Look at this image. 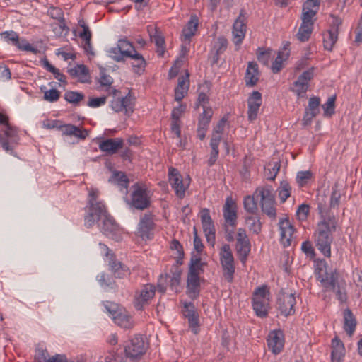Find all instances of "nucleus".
<instances>
[{"mask_svg": "<svg viewBox=\"0 0 362 362\" xmlns=\"http://www.w3.org/2000/svg\"><path fill=\"white\" fill-rule=\"evenodd\" d=\"M317 209L322 220L319 222L314 233V243L317 249L325 257H330L331 245L333 242L332 233L336 231L338 221L334 215L326 217L327 211L322 204H318Z\"/></svg>", "mask_w": 362, "mask_h": 362, "instance_id": "nucleus-1", "label": "nucleus"}, {"mask_svg": "<svg viewBox=\"0 0 362 362\" xmlns=\"http://www.w3.org/2000/svg\"><path fill=\"white\" fill-rule=\"evenodd\" d=\"M98 190L92 189L89 192L87 213L84 216V225L87 228L93 227L95 222H103L110 216L104 203L98 200Z\"/></svg>", "mask_w": 362, "mask_h": 362, "instance_id": "nucleus-2", "label": "nucleus"}, {"mask_svg": "<svg viewBox=\"0 0 362 362\" xmlns=\"http://www.w3.org/2000/svg\"><path fill=\"white\" fill-rule=\"evenodd\" d=\"M256 198H259L262 211L271 219H276V209L275 207V192L270 185L258 187L254 192Z\"/></svg>", "mask_w": 362, "mask_h": 362, "instance_id": "nucleus-3", "label": "nucleus"}, {"mask_svg": "<svg viewBox=\"0 0 362 362\" xmlns=\"http://www.w3.org/2000/svg\"><path fill=\"white\" fill-rule=\"evenodd\" d=\"M130 199L127 203L131 209L144 211L150 207L151 204V194L148 187L139 182L132 186Z\"/></svg>", "mask_w": 362, "mask_h": 362, "instance_id": "nucleus-4", "label": "nucleus"}, {"mask_svg": "<svg viewBox=\"0 0 362 362\" xmlns=\"http://www.w3.org/2000/svg\"><path fill=\"white\" fill-rule=\"evenodd\" d=\"M0 124L5 126V129L0 132V146L6 152L15 156L13 149L19 141L17 130L9 124L8 117L1 112Z\"/></svg>", "mask_w": 362, "mask_h": 362, "instance_id": "nucleus-5", "label": "nucleus"}, {"mask_svg": "<svg viewBox=\"0 0 362 362\" xmlns=\"http://www.w3.org/2000/svg\"><path fill=\"white\" fill-rule=\"evenodd\" d=\"M269 290L265 285L257 288L252 295V308L257 316L265 317L269 309Z\"/></svg>", "mask_w": 362, "mask_h": 362, "instance_id": "nucleus-6", "label": "nucleus"}, {"mask_svg": "<svg viewBox=\"0 0 362 362\" xmlns=\"http://www.w3.org/2000/svg\"><path fill=\"white\" fill-rule=\"evenodd\" d=\"M317 279L320 281L326 290L334 291L338 281L339 274L336 269L327 271V264L325 260H320L316 267Z\"/></svg>", "mask_w": 362, "mask_h": 362, "instance_id": "nucleus-7", "label": "nucleus"}, {"mask_svg": "<svg viewBox=\"0 0 362 362\" xmlns=\"http://www.w3.org/2000/svg\"><path fill=\"white\" fill-rule=\"evenodd\" d=\"M105 307L117 325L125 329L133 327L134 323L132 317L125 310L119 308L117 304L107 302Z\"/></svg>", "mask_w": 362, "mask_h": 362, "instance_id": "nucleus-8", "label": "nucleus"}, {"mask_svg": "<svg viewBox=\"0 0 362 362\" xmlns=\"http://www.w3.org/2000/svg\"><path fill=\"white\" fill-rule=\"evenodd\" d=\"M226 123V119L223 117L213 129L210 140V147L211 151L210 153V157L207 161L208 165L210 167L214 165L218 157V146L222 139V134L224 131Z\"/></svg>", "mask_w": 362, "mask_h": 362, "instance_id": "nucleus-9", "label": "nucleus"}, {"mask_svg": "<svg viewBox=\"0 0 362 362\" xmlns=\"http://www.w3.org/2000/svg\"><path fill=\"white\" fill-rule=\"evenodd\" d=\"M168 180L175 195L180 199H183L190 184L189 177L184 179L176 168L170 167L168 169Z\"/></svg>", "mask_w": 362, "mask_h": 362, "instance_id": "nucleus-10", "label": "nucleus"}, {"mask_svg": "<svg viewBox=\"0 0 362 362\" xmlns=\"http://www.w3.org/2000/svg\"><path fill=\"white\" fill-rule=\"evenodd\" d=\"M235 250L240 261L245 264L251 251V243L245 229L243 228L237 230Z\"/></svg>", "mask_w": 362, "mask_h": 362, "instance_id": "nucleus-11", "label": "nucleus"}, {"mask_svg": "<svg viewBox=\"0 0 362 362\" xmlns=\"http://www.w3.org/2000/svg\"><path fill=\"white\" fill-rule=\"evenodd\" d=\"M146 351V345L144 339L136 335L131 339L124 346L125 355L131 359H138L141 358Z\"/></svg>", "mask_w": 362, "mask_h": 362, "instance_id": "nucleus-12", "label": "nucleus"}, {"mask_svg": "<svg viewBox=\"0 0 362 362\" xmlns=\"http://www.w3.org/2000/svg\"><path fill=\"white\" fill-rule=\"evenodd\" d=\"M200 219L206 241L213 247L216 240V228L208 209L201 210Z\"/></svg>", "mask_w": 362, "mask_h": 362, "instance_id": "nucleus-13", "label": "nucleus"}, {"mask_svg": "<svg viewBox=\"0 0 362 362\" xmlns=\"http://www.w3.org/2000/svg\"><path fill=\"white\" fill-rule=\"evenodd\" d=\"M155 286L151 284H145L142 288L136 291L134 305L136 310H141L148 304V302L155 295Z\"/></svg>", "mask_w": 362, "mask_h": 362, "instance_id": "nucleus-14", "label": "nucleus"}, {"mask_svg": "<svg viewBox=\"0 0 362 362\" xmlns=\"http://www.w3.org/2000/svg\"><path fill=\"white\" fill-rule=\"evenodd\" d=\"M154 228L155 223L151 214H145L141 216L137 226V232L143 240L152 239Z\"/></svg>", "mask_w": 362, "mask_h": 362, "instance_id": "nucleus-15", "label": "nucleus"}, {"mask_svg": "<svg viewBox=\"0 0 362 362\" xmlns=\"http://www.w3.org/2000/svg\"><path fill=\"white\" fill-rule=\"evenodd\" d=\"M184 309L182 310L183 315L187 319L189 327L194 334L199 332V313L194 303L191 302L183 303Z\"/></svg>", "mask_w": 362, "mask_h": 362, "instance_id": "nucleus-16", "label": "nucleus"}, {"mask_svg": "<svg viewBox=\"0 0 362 362\" xmlns=\"http://www.w3.org/2000/svg\"><path fill=\"white\" fill-rule=\"evenodd\" d=\"M101 232L107 237L119 241L121 239V230L115 220L110 215L98 223Z\"/></svg>", "mask_w": 362, "mask_h": 362, "instance_id": "nucleus-17", "label": "nucleus"}, {"mask_svg": "<svg viewBox=\"0 0 362 362\" xmlns=\"http://www.w3.org/2000/svg\"><path fill=\"white\" fill-rule=\"evenodd\" d=\"M0 35L4 41L11 43L20 50L36 52V49L27 40L24 39L20 40L18 34L13 30L2 32L0 33Z\"/></svg>", "mask_w": 362, "mask_h": 362, "instance_id": "nucleus-18", "label": "nucleus"}, {"mask_svg": "<svg viewBox=\"0 0 362 362\" xmlns=\"http://www.w3.org/2000/svg\"><path fill=\"white\" fill-rule=\"evenodd\" d=\"M296 303V300L294 294L284 293L278 297L277 308L281 315L287 317L294 314V305Z\"/></svg>", "mask_w": 362, "mask_h": 362, "instance_id": "nucleus-19", "label": "nucleus"}, {"mask_svg": "<svg viewBox=\"0 0 362 362\" xmlns=\"http://www.w3.org/2000/svg\"><path fill=\"white\" fill-rule=\"evenodd\" d=\"M267 345L274 354L276 355L281 352L284 346L283 332L280 329L270 332L267 337Z\"/></svg>", "mask_w": 362, "mask_h": 362, "instance_id": "nucleus-20", "label": "nucleus"}, {"mask_svg": "<svg viewBox=\"0 0 362 362\" xmlns=\"http://www.w3.org/2000/svg\"><path fill=\"white\" fill-rule=\"evenodd\" d=\"M262 103V94L257 90L253 91L247 98V117L250 122L257 118L260 106Z\"/></svg>", "mask_w": 362, "mask_h": 362, "instance_id": "nucleus-21", "label": "nucleus"}, {"mask_svg": "<svg viewBox=\"0 0 362 362\" xmlns=\"http://www.w3.org/2000/svg\"><path fill=\"white\" fill-rule=\"evenodd\" d=\"M223 214L227 225L235 228L237 225V205L231 197H227L223 207Z\"/></svg>", "mask_w": 362, "mask_h": 362, "instance_id": "nucleus-22", "label": "nucleus"}, {"mask_svg": "<svg viewBox=\"0 0 362 362\" xmlns=\"http://www.w3.org/2000/svg\"><path fill=\"white\" fill-rule=\"evenodd\" d=\"M134 98L129 93L122 98H114L111 102L110 106L116 112L125 110V113L129 115L133 112L134 105Z\"/></svg>", "mask_w": 362, "mask_h": 362, "instance_id": "nucleus-23", "label": "nucleus"}, {"mask_svg": "<svg viewBox=\"0 0 362 362\" xmlns=\"http://www.w3.org/2000/svg\"><path fill=\"white\" fill-rule=\"evenodd\" d=\"M243 11H241L238 17L235 21L233 25V40L236 45L242 43L245 36L247 26L245 24V17L243 14Z\"/></svg>", "mask_w": 362, "mask_h": 362, "instance_id": "nucleus-24", "label": "nucleus"}, {"mask_svg": "<svg viewBox=\"0 0 362 362\" xmlns=\"http://www.w3.org/2000/svg\"><path fill=\"white\" fill-rule=\"evenodd\" d=\"M280 241L284 247L290 246L294 233V228L287 218L279 220Z\"/></svg>", "mask_w": 362, "mask_h": 362, "instance_id": "nucleus-25", "label": "nucleus"}, {"mask_svg": "<svg viewBox=\"0 0 362 362\" xmlns=\"http://www.w3.org/2000/svg\"><path fill=\"white\" fill-rule=\"evenodd\" d=\"M314 68L309 69L303 71L293 83V91L300 96L305 93L308 88L309 82L314 76Z\"/></svg>", "mask_w": 362, "mask_h": 362, "instance_id": "nucleus-26", "label": "nucleus"}, {"mask_svg": "<svg viewBox=\"0 0 362 362\" xmlns=\"http://www.w3.org/2000/svg\"><path fill=\"white\" fill-rule=\"evenodd\" d=\"M124 145V141L121 138L107 139L102 141L98 146L101 151L106 155H113L122 148Z\"/></svg>", "mask_w": 362, "mask_h": 362, "instance_id": "nucleus-27", "label": "nucleus"}, {"mask_svg": "<svg viewBox=\"0 0 362 362\" xmlns=\"http://www.w3.org/2000/svg\"><path fill=\"white\" fill-rule=\"evenodd\" d=\"M199 25V19L196 15H192L189 21L183 28L181 35V40L189 44L193 36L195 35Z\"/></svg>", "mask_w": 362, "mask_h": 362, "instance_id": "nucleus-28", "label": "nucleus"}, {"mask_svg": "<svg viewBox=\"0 0 362 362\" xmlns=\"http://www.w3.org/2000/svg\"><path fill=\"white\" fill-rule=\"evenodd\" d=\"M200 293V278L194 274H187L186 293L192 299H197Z\"/></svg>", "mask_w": 362, "mask_h": 362, "instance_id": "nucleus-29", "label": "nucleus"}, {"mask_svg": "<svg viewBox=\"0 0 362 362\" xmlns=\"http://www.w3.org/2000/svg\"><path fill=\"white\" fill-rule=\"evenodd\" d=\"M320 98L317 96L310 98L308 105L305 109L303 120L306 124H310L313 119L320 113Z\"/></svg>", "mask_w": 362, "mask_h": 362, "instance_id": "nucleus-30", "label": "nucleus"}, {"mask_svg": "<svg viewBox=\"0 0 362 362\" xmlns=\"http://www.w3.org/2000/svg\"><path fill=\"white\" fill-rule=\"evenodd\" d=\"M189 88V74L186 71L185 74L179 76L177 86L175 88V100L181 101L187 93Z\"/></svg>", "mask_w": 362, "mask_h": 362, "instance_id": "nucleus-31", "label": "nucleus"}, {"mask_svg": "<svg viewBox=\"0 0 362 362\" xmlns=\"http://www.w3.org/2000/svg\"><path fill=\"white\" fill-rule=\"evenodd\" d=\"M227 46L228 41L225 37H219L217 38L209 53V58L212 64L218 63L220 55L226 50Z\"/></svg>", "mask_w": 362, "mask_h": 362, "instance_id": "nucleus-32", "label": "nucleus"}, {"mask_svg": "<svg viewBox=\"0 0 362 362\" xmlns=\"http://www.w3.org/2000/svg\"><path fill=\"white\" fill-rule=\"evenodd\" d=\"M259 73L256 62H250L245 75V82L247 87L255 86L259 81Z\"/></svg>", "mask_w": 362, "mask_h": 362, "instance_id": "nucleus-33", "label": "nucleus"}, {"mask_svg": "<svg viewBox=\"0 0 362 362\" xmlns=\"http://www.w3.org/2000/svg\"><path fill=\"white\" fill-rule=\"evenodd\" d=\"M58 128L62 131V134L74 136L82 140L85 139L88 135V132L86 129H81L71 124H64Z\"/></svg>", "mask_w": 362, "mask_h": 362, "instance_id": "nucleus-34", "label": "nucleus"}, {"mask_svg": "<svg viewBox=\"0 0 362 362\" xmlns=\"http://www.w3.org/2000/svg\"><path fill=\"white\" fill-rule=\"evenodd\" d=\"M69 74L73 78H77L81 83H90V77L89 71L86 66L78 64L73 68L69 69Z\"/></svg>", "mask_w": 362, "mask_h": 362, "instance_id": "nucleus-35", "label": "nucleus"}, {"mask_svg": "<svg viewBox=\"0 0 362 362\" xmlns=\"http://www.w3.org/2000/svg\"><path fill=\"white\" fill-rule=\"evenodd\" d=\"M332 361L333 362H341L345 355V348L343 342L337 337L332 340Z\"/></svg>", "mask_w": 362, "mask_h": 362, "instance_id": "nucleus-36", "label": "nucleus"}, {"mask_svg": "<svg viewBox=\"0 0 362 362\" xmlns=\"http://www.w3.org/2000/svg\"><path fill=\"white\" fill-rule=\"evenodd\" d=\"M109 182L117 185L121 191H124L126 194L127 193L129 180L123 172H114L112 177L109 179Z\"/></svg>", "mask_w": 362, "mask_h": 362, "instance_id": "nucleus-37", "label": "nucleus"}, {"mask_svg": "<svg viewBox=\"0 0 362 362\" xmlns=\"http://www.w3.org/2000/svg\"><path fill=\"white\" fill-rule=\"evenodd\" d=\"M356 327V320L351 310L346 308L344 311V329L349 337L354 334Z\"/></svg>", "mask_w": 362, "mask_h": 362, "instance_id": "nucleus-38", "label": "nucleus"}, {"mask_svg": "<svg viewBox=\"0 0 362 362\" xmlns=\"http://www.w3.org/2000/svg\"><path fill=\"white\" fill-rule=\"evenodd\" d=\"M245 225L250 233L258 235L262 231V223L257 216H247L245 217Z\"/></svg>", "mask_w": 362, "mask_h": 362, "instance_id": "nucleus-39", "label": "nucleus"}, {"mask_svg": "<svg viewBox=\"0 0 362 362\" xmlns=\"http://www.w3.org/2000/svg\"><path fill=\"white\" fill-rule=\"evenodd\" d=\"M152 31L148 29L149 35L151 42H154L157 47V52L158 55L162 56L165 52V40L164 37L155 28H151Z\"/></svg>", "mask_w": 362, "mask_h": 362, "instance_id": "nucleus-40", "label": "nucleus"}, {"mask_svg": "<svg viewBox=\"0 0 362 362\" xmlns=\"http://www.w3.org/2000/svg\"><path fill=\"white\" fill-rule=\"evenodd\" d=\"M129 58L133 61L132 62V66L134 72L141 74L144 71L146 64L144 57L136 51Z\"/></svg>", "mask_w": 362, "mask_h": 362, "instance_id": "nucleus-41", "label": "nucleus"}, {"mask_svg": "<svg viewBox=\"0 0 362 362\" xmlns=\"http://www.w3.org/2000/svg\"><path fill=\"white\" fill-rule=\"evenodd\" d=\"M288 56L289 51L286 47H284L283 50L278 52L277 57L271 66V69L274 74H277L281 70L283 62L288 59Z\"/></svg>", "mask_w": 362, "mask_h": 362, "instance_id": "nucleus-42", "label": "nucleus"}, {"mask_svg": "<svg viewBox=\"0 0 362 362\" xmlns=\"http://www.w3.org/2000/svg\"><path fill=\"white\" fill-rule=\"evenodd\" d=\"M338 39L336 30H329L324 34L323 45L325 49L331 51Z\"/></svg>", "mask_w": 362, "mask_h": 362, "instance_id": "nucleus-43", "label": "nucleus"}, {"mask_svg": "<svg viewBox=\"0 0 362 362\" xmlns=\"http://www.w3.org/2000/svg\"><path fill=\"white\" fill-rule=\"evenodd\" d=\"M313 30V23L304 24L301 23L298 32L296 34L297 39L302 42L309 40L310 35Z\"/></svg>", "mask_w": 362, "mask_h": 362, "instance_id": "nucleus-44", "label": "nucleus"}, {"mask_svg": "<svg viewBox=\"0 0 362 362\" xmlns=\"http://www.w3.org/2000/svg\"><path fill=\"white\" fill-rule=\"evenodd\" d=\"M117 45L124 57H130L136 52L133 45L126 39L119 40Z\"/></svg>", "mask_w": 362, "mask_h": 362, "instance_id": "nucleus-45", "label": "nucleus"}, {"mask_svg": "<svg viewBox=\"0 0 362 362\" xmlns=\"http://www.w3.org/2000/svg\"><path fill=\"white\" fill-rule=\"evenodd\" d=\"M204 262H202L199 257H193L191 258L189 263V268L188 274H191L192 272L194 274L199 276V275L204 272Z\"/></svg>", "mask_w": 362, "mask_h": 362, "instance_id": "nucleus-46", "label": "nucleus"}, {"mask_svg": "<svg viewBox=\"0 0 362 362\" xmlns=\"http://www.w3.org/2000/svg\"><path fill=\"white\" fill-rule=\"evenodd\" d=\"M219 256L221 264L235 262L232 250L228 244L223 245L220 250Z\"/></svg>", "mask_w": 362, "mask_h": 362, "instance_id": "nucleus-47", "label": "nucleus"}, {"mask_svg": "<svg viewBox=\"0 0 362 362\" xmlns=\"http://www.w3.org/2000/svg\"><path fill=\"white\" fill-rule=\"evenodd\" d=\"M222 267L223 276L225 279L231 283L233 281L235 271V262L221 264Z\"/></svg>", "mask_w": 362, "mask_h": 362, "instance_id": "nucleus-48", "label": "nucleus"}, {"mask_svg": "<svg viewBox=\"0 0 362 362\" xmlns=\"http://www.w3.org/2000/svg\"><path fill=\"white\" fill-rule=\"evenodd\" d=\"M254 194L252 196H246L243 199V206L245 210L251 214H255L258 211L257 203L255 201Z\"/></svg>", "mask_w": 362, "mask_h": 362, "instance_id": "nucleus-49", "label": "nucleus"}, {"mask_svg": "<svg viewBox=\"0 0 362 362\" xmlns=\"http://www.w3.org/2000/svg\"><path fill=\"white\" fill-rule=\"evenodd\" d=\"M97 279L103 289L109 290L115 288V281L114 279L105 273L98 274Z\"/></svg>", "mask_w": 362, "mask_h": 362, "instance_id": "nucleus-50", "label": "nucleus"}, {"mask_svg": "<svg viewBox=\"0 0 362 362\" xmlns=\"http://www.w3.org/2000/svg\"><path fill=\"white\" fill-rule=\"evenodd\" d=\"M109 266L111 268L112 272L114 275L117 278H122L124 275V268L122 265V263L119 261H117L113 255H110Z\"/></svg>", "mask_w": 362, "mask_h": 362, "instance_id": "nucleus-51", "label": "nucleus"}, {"mask_svg": "<svg viewBox=\"0 0 362 362\" xmlns=\"http://www.w3.org/2000/svg\"><path fill=\"white\" fill-rule=\"evenodd\" d=\"M341 197V193L339 189V185L337 183H334V185L332 187V194L329 202V206L331 208H338L340 204Z\"/></svg>", "mask_w": 362, "mask_h": 362, "instance_id": "nucleus-52", "label": "nucleus"}, {"mask_svg": "<svg viewBox=\"0 0 362 362\" xmlns=\"http://www.w3.org/2000/svg\"><path fill=\"white\" fill-rule=\"evenodd\" d=\"M291 192L290 184L286 180L281 181L278 188L279 197L281 202H284L291 196Z\"/></svg>", "mask_w": 362, "mask_h": 362, "instance_id": "nucleus-53", "label": "nucleus"}, {"mask_svg": "<svg viewBox=\"0 0 362 362\" xmlns=\"http://www.w3.org/2000/svg\"><path fill=\"white\" fill-rule=\"evenodd\" d=\"M85 98V95L82 93H79L77 91H66L64 93V99L69 103L74 104V105H78V103L83 100Z\"/></svg>", "mask_w": 362, "mask_h": 362, "instance_id": "nucleus-54", "label": "nucleus"}, {"mask_svg": "<svg viewBox=\"0 0 362 362\" xmlns=\"http://www.w3.org/2000/svg\"><path fill=\"white\" fill-rule=\"evenodd\" d=\"M337 295V298L340 303H344L347 300V294L346 292V284L344 282H339L336 284V289L332 291Z\"/></svg>", "mask_w": 362, "mask_h": 362, "instance_id": "nucleus-55", "label": "nucleus"}, {"mask_svg": "<svg viewBox=\"0 0 362 362\" xmlns=\"http://www.w3.org/2000/svg\"><path fill=\"white\" fill-rule=\"evenodd\" d=\"M271 49H265L264 48L259 47L257 50V57L259 62L264 65H268L270 58L272 57Z\"/></svg>", "mask_w": 362, "mask_h": 362, "instance_id": "nucleus-56", "label": "nucleus"}, {"mask_svg": "<svg viewBox=\"0 0 362 362\" xmlns=\"http://www.w3.org/2000/svg\"><path fill=\"white\" fill-rule=\"evenodd\" d=\"M335 100L336 97L330 96L328 98L327 102L322 105V107L324 111V116L325 117H330L332 116L334 112V107H335Z\"/></svg>", "mask_w": 362, "mask_h": 362, "instance_id": "nucleus-57", "label": "nucleus"}, {"mask_svg": "<svg viewBox=\"0 0 362 362\" xmlns=\"http://www.w3.org/2000/svg\"><path fill=\"white\" fill-rule=\"evenodd\" d=\"M313 177V173L310 170L299 171L296 175V182L299 186L303 187Z\"/></svg>", "mask_w": 362, "mask_h": 362, "instance_id": "nucleus-58", "label": "nucleus"}, {"mask_svg": "<svg viewBox=\"0 0 362 362\" xmlns=\"http://www.w3.org/2000/svg\"><path fill=\"white\" fill-rule=\"evenodd\" d=\"M78 25L83 29L82 31L79 32L78 37L84 41H90L92 34L89 27L85 23L83 20L78 21Z\"/></svg>", "mask_w": 362, "mask_h": 362, "instance_id": "nucleus-59", "label": "nucleus"}, {"mask_svg": "<svg viewBox=\"0 0 362 362\" xmlns=\"http://www.w3.org/2000/svg\"><path fill=\"white\" fill-rule=\"evenodd\" d=\"M47 14L53 19L64 21V12L60 8L52 6L48 9Z\"/></svg>", "mask_w": 362, "mask_h": 362, "instance_id": "nucleus-60", "label": "nucleus"}, {"mask_svg": "<svg viewBox=\"0 0 362 362\" xmlns=\"http://www.w3.org/2000/svg\"><path fill=\"white\" fill-rule=\"evenodd\" d=\"M281 164L279 162H274L272 164L271 168H267V171L265 173V176L267 180H274L276 178L279 170H280Z\"/></svg>", "mask_w": 362, "mask_h": 362, "instance_id": "nucleus-61", "label": "nucleus"}, {"mask_svg": "<svg viewBox=\"0 0 362 362\" xmlns=\"http://www.w3.org/2000/svg\"><path fill=\"white\" fill-rule=\"evenodd\" d=\"M301 250L308 257L313 259L315 257V252L311 242L308 240L303 242Z\"/></svg>", "mask_w": 362, "mask_h": 362, "instance_id": "nucleus-62", "label": "nucleus"}, {"mask_svg": "<svg viewBox=\"0 0 362 362\" xmlns=\"http://www.w3.org/2000/svg\"><path fill=\"white\" fill-rule=\"evenodd\" d=\"M317 13V11H307V10H303L302 11V16L301 20L302 23L304 24H309L313 23V25H314V21L313 18Z\"/></svg>", "mask_w": 362, "mask_h": 362, "instance_id": "nucleus-63", "label": "nucleus"}, {"mask_svg": "<svg viewBox=\"0 0 362 362\" xmlns=\"http://www.w3.org/2000/svg\"><path fill=\"white\" fill-rule=\"evenodd\" d=\"M60 92L57 89H50L45 92L44 99L47 101L54 103L59 100Z\"/></svg>", "mask_w": 362, "mask_h": 362, "instance_id": "nucleus-64", "label": "nucleus"}]
</instances>
